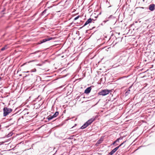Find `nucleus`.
<instances>
[{"label": "nucleus", "mask_w": 155, "mask_h": 155, "mask_svg": "<svg viewBox=\"0 0 155 155\" xmlns=\"http://www.w3.org/2000/svg\"><path fill=\"white\" fill-rule=\"evenodd\" d=\"M3 110V116L4 117H5L8 115L12 111V110L11 109L7 107H4Z\"/></svg>", "instance_id": "2"}, {"label": "nucleus", "mask_w": 155, "mask_h": 155, "mask_svg": "<svg viewBox=\"0 0 155 155\" xmlns=\"http://www.w3.org/2000/svg\"><path fill=\"white\" fill-rule=\"evenodd\" d=\"M126 142V141H124L122 143H121L118 146L116 147L114 149H113L109 153L108 155H112L118 149V148L121 146L124 143Z\"/></svg>", "instance_id": "4"}, {"label": "nucleus", "mask_w": 155, "mask_h": 155, "mask_svg": "<svg viewBox=\"0 0 155 155\" xmlns=\"http://www.w3.org/2000/svg\"><path fill=\"white\" fill-rule=\"evenodd\" d=\"M51 39H52V38H45L42 40V41L41 42V43L50 40Z\"/></svg>", "instance_id": "8"}, {"label": "nucleus", "mask_w": 155, "mask_h": 155, "mask_svg": "<svg viewBox=\"0 0 155 155\" xmlns=\"http://www.w3.org/2000/svg\"><path fill=\"white\" fill-rule=\"evenodd\" d=\"M93 20V19H91V18H89V19H88L85 22V24L83 25V26H84L89 24L90 23H91L92 22V21Z\"/></svg>", "instance_id": "5"}, {"label": "nucleus", "mask_w": 155, "mask_h": 155, "mask_svg": "<svg viewBox=\"0 0 155 155\" xmlns=\"http://www.w3.org/2000/svg\"><path fill=\"white\" fill-rule=\"evenodd\" d=\"M91 87H88L85 90L84 93L86 94H88L91 91Z\"/></svg>", "instance_id": "7"}, {"label": "nucleus", "mask_w": 155, "mask_h": 155, "mask_svg": "<svg viewBox=\"0 0 155 155\" xmlns=\"http://www.w3.org/2000/svg\"><path fill=\"white\" fill-rule=\"evenodd\" d=\"M155 5L153 4L150 5L149 6V9L151 11H153L155 9Z\"/></svg>", "instance_id": "6"}, {"label": "nucleus", "mask_w": 155, "mask_h": 155, "mask_svg": "<svg viewBox=\"0 0 155 155\" xmlns=\"http://www.w3.org/2000/svg\"><path fill=\"white\" fill-rule=\"evenodd\" d=\"M122 138L120 137V138L117 139L115 141L117 143V142H118V143L119 142V140L120 139H122Z\"/></svg>", "instance_id": "12"}, {"label": "nucleus", "mask_w": 155, "mask_h": 155, "mask_svg": "<svg viewBox=\"0 0 155 155\" xmlns=\"http://www.w3.org/2000/svg\"><path fill=\"white\" fill-rule=\"evenodd\" d=\"M7 45H5V47H3L1 49V50L2 51H3L7 49Z\"/></svg>", "instance_id": "11"}, {"label": "nucleus", "mask_w": 155, "mask_h": 155, "mask_svg": "<svg viewBox=\"0 0 155 155\" xmlns=\"http://www.w3.org/2000/svg\"><path fill=\"white\" fill-rule=\"evenodd\" d=\"M94 120L95 119L94 118H91L85 123V124L81 127V128L83 129L86 128L88 125L91 124Z\"/></svg>", "instance_id": "1"}, {"label": "nucleus", "mask_w": 155, "mask_h": 155, "mask_svg": "<svg viewBox=\"0 0 155 155\" xmlns=\"http://www.w3.org/2000/svg\"><path fill=\"white\" fill-rule=\"evenodd\" d=\"M116 142H115V141H114L113 143H112V145H114Z\"/></svg>", "instance_id": "15"}, {"label": "nucleus", "mask_w": 155, "mask_h": 155, "mask_svg": "<svg viewBox=\"0 0 155 155\" xmlns=\"http://www.w3.org/2000/svg\"><path fill=\"white\" fill-rule=\"evenodd\" d=\"M46 11L47 10L45 9L42 12V14L43 15L44 13H45L46 12Z\"/></svg>", "instance_id": "14"}, {"label": "nucleus", "mask_w": 155, "mask_h": 155, "mask_svg": "<svg viewBox=\"0 0 155 155\" xmlns=\"http://www.w3.org/2000/svg\"><path fill=\"white\" fill-rule=\"evenodd\" d=\"M110 91V90H109L107 89H104L101 90V91L98 93V94L100 95L104 96L109 94V92Z\"/></svg>", "instance_id": "3"}, {"label": "nucleus", "mask_w": 155, "mask_h": 155, "mask_svg": "<svg viewBox=\"0 0 155 155\" xmlns=\"http://www.w3.org/2000/svg\"><path fill=\"white\" fill-rule=\"evenodd\" d=\"M79 17H80V16L78 15V16H77V17H76L75 18H74V20H77L79 18Z\"/></svg>", "instance_id": "13"}, {"label": "nucleus", "mask_w": 155, "mask_h": 155, "mask_svg": "<svg viewBox=\"0 0 155 155\" xmlns=\"http://www.w3.org/2000/svg\"><path fill=\"white\" fill-rule=\"evenodd\" d=\"M97 143L98 144L100 143H101V142L100 140H99L97 141Z\"/></svg>", "instance_id": "16"}, {"label": "nucleus", "mask_w": 155, "mask_h": 155, "mask_svg": "<svg viewBox=\"0 0 155 155\" xmlns=\"http://www.w3.org/2000/svg\"><path fill=\"white\" fill-rule=\"evenodd\" d=\"M29 72V71H27V72H27H27Z\"/></svg>", "instance_id": "19"}, {"label": "nucleus", "mask_w": 155, "mask_h": 155, "mask_svg": "<svg viewBox=\"0 0 155 155\" xmlns=\"http://www.w3.org/2000/svg\"><path fill=\"white\" fill-rule=\"evenodd\" d=\"M58 114L59 113L58 112H56L53 115V117H56L58 115Z\"/></svg>", "instance_id": "9"}, {"label": "nucleus", "mask_w": 155, "mask_h": 155, "mask_svg": "<svg viewBox=\"0 0 155 155\" xmlns=\"http://www.w3.org/2000/svg\"><path fill=\"white\" fill-rule=\"evenodd\" d=\"M54 117L53 116H48V120H51L54 118Z\"/></svg>", "instance_id": "10"}, {"label": "nucleus", "mask_w": 155, "mask_h": 155, "mask_svg": "<svg viewBox=\"0 0 155 155\" xmlns=\"http://www.w3.org/2000/svg\"><path fill=\"white\" fill-rule=\"evenodd\" d=\"M36 52H35L34 53H32L31 54H35V53H36Z\"/></svg>", "instance_id": "17"}, {"label": "nucleus", "mask_w": 155, "mask_h": 155, "mask_svg": "<svg viewBox=\"0 0 155 155\" xmlns=\"http://www.w3.org/2000/svg\"><path fill=\"white\" fill-rule=\"evenodd\" d=\"M1 80H2V78L1 77H0V81Z\"/></svg>", "instance_id": "18"}]
</instances>
